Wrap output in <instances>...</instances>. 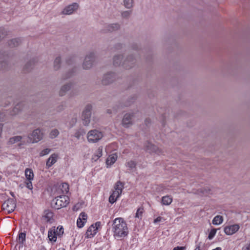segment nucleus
<instances>
[{
  "instance_id": "f257e3e1",
  "label": "nucleus",
  "mask_w": 250,
  "mask_h": 250,
  "mask_svg": "<svg viewBox=\"0 0 250 250\" xmlns=\"http://www.w3.org/2000/svg\"><path fill=\"white\" fill-rule=\"evenodd\" d=\"M113 235L116 238H122L126 236L128 233L126 222L122 218L115 219L112 225Z\"/></svg>"
},
{
  "instance_id": "f03ea898",
  "label": "nucleus",
  "mask_w": 250,
  "mask_h": 250,
  "mask_svg": "<svg viewBox=\"0 0 250 250\" xmlns=\"http://www.w3.org/2000/svg\"><path fill=\"white\" fill-rule=\"evenodd\" d=\"M123 59L122 55H115L113 58V65L115 66L122 65L125 69H128L133 67L136 62L135 59L132 55L128 56L123 62Z\"/></svg>"
},
{
  "instance_id": "7ed1b4c3",
  "label": "nucleus",
  "mask_w": 250,
  "mask_h": 250,
  "mask_svg": "<svg viewBox=\"0 0 250 250\" xmlns=\"http://www.w3.org/2000/svg\"><path fill=\"white\" fill-rule=\"evenodd\" d=\"M69 197L66 195H61L58 196L53 199L51 202L52 208L59 209L62 208L66 206L69 203Z\"/></svg>"
},
{
  "instance_id": "20e7f679",
  "label": "nucleus",
  "mask_w": 250,
  "mask_h": 250,
  "mask_svg": "<svg viewBox=\"0 0 250 250\" xmlns=\"http://www.w3.org/2000/svg\"><path fill=\"white\" fill-rule=\"evenodd\" d=\"M104 136L101 131L94 129L89 131L87 133V139L89 143H96L101 140Z\"/></svg>"
},
{
  "instance_id": "39448f33",
  "label": "nucleus",
  "mask_w": 250,
  "mask_h": 250,
  "mask_svg": "<svg viewBox=\"0 0 250 250\" xmlns=\"http://www.w3.org/2000/svg\"><path fill=\"white\" fill-rule=\"evenodd\" d=\"M123 188L124 185L120 181H118L116 183L114 186V189L113 193L109 198V202L110 203L113 204L116 201L122 194Z\"/></svg>"
},
{
  "instance_id": "423d86ee",
  "label": "nucleus",
  "mask_w": 250,
  "mask_h": 250,
  "mask_svg": "<svg viewBox=\"0 0 250 250\" xmlns=\"http://www.w3.org/2000/svg\"><path fill=\"white\" fill-rule=\"evenodd\" d=\"M92 109V105L90 104H87L85 105L82 112V120L84 126H88L90 122Z\"/></svg>"
},
{
  "instance_id": "0eeeda50",
  "label": "nucleus",
  "mask_w": 250,
  "mask_h": 250,
  "mask_svg": "<svg viewBox=\"0 0 250 250\" xmlns=\"http://www.w3.org/2000/svg\"><path fill=\"white\" fill-rule=\"evenodd\" d=\"M95 53L93 52L88 53L83 60V68L85 70L90 69L93 64L95 61Z\"/></svg>"
},
{
  "instance_id": "6e6552de",
  "label": "nucleus",
  "mask_w": 250,
  "mask_h": 250,
  "mask_svg": "<svg viewBox=\"0 0 250 250\" xmlns=\"http://www.w3.org/2000/svg\"><path fill=\"white\" fill-rule=\"evenodd\" d=\"M16 201L13 199H8L2 205L1 208L7 214H10L16 208Z\"/></svg>"
},
{
  "instance_id": "1a4fd4ad",
  "label": "nucleus",
  "mask_w": 250,
  "mask_h": 250,
  "mask_svg": "<svg viewBox=\"0 0 250 250\" xmlns=\"http://www.w3.org/2000/svg\"><path fill=\"white\" fill-rule=\"evenodd\" d=\"M43 136V133L39 128H37L33 131L28 138L30 142L32 143H36L42 139Z\"/></svg>"
},
{
  "instance_id": "9d476101",
  "label": "nucleus",
  "mask_w": 250,
  "mask_h": 250,
  "mask_svg": "<svg viewBox=\"0 0 250 250\" xmlns=\"http://www.w3.org/2000/svg\"><path fill=\"white\" fill-rule=\"evenodd\" d=\"M116 79V75L114 73L108 72L104 75L102 83L104 85H107L113 82Z\"/></svg>"
},
{
  "instance_id": "9b49d317",
  "label": "nucleus",
  "mask_w": 250,
  "mask_h": 250,
  "mask_svg": "<svg viewBox=\"0 0 250 250\" xmlns=\"http://www.w3.org/2000/svg\"><path fill=\"white\" fill-rule=\"evenodd\" d=\"M79 8V4L77 3H73L72 4L66 6L61 12V14L64 15H69L73 14Z\"/></svg>"
},
{
  "instance_id": "f8f14e48",
  "label": "nucleus",
  "mask_w": 250,
  "mask_h": 250,
  "mask_svg": "<svg viewBox=\"0 0 250 250\" xmlns=\"http://www.w3.org/2000/svg\"><path fill=\"white\" fill-rule=\"evenodd\" d=\"M100 225V222H96L95 224L91 225L87 230L86 236L88 238L93 237L96 234L98 228Z\"/></svg>"
},
{
  "instance_id": "ddd939ff",
  "label": "nucleus",
  "mask_w": 250,
  "mask_h": 250,
  "mask_svg": "<svg viewBox=\"0 0 250 250\" xmlns=\"http://www.w3.org/2000/svg\"><path fill=\"white\" fill-rule=\"evenodd\" d=\"M9 57V54L7 52L4 51H0V59L3 60L0 62V69H4L7 65V60Z\"/></svg>"
},
{
  "instance_id": "4468645a",
  "label": "nucleus",
  "mask_w": 250,
  "mask_h": 250,
  "mask_svg": "<svg viewBox=\"0 0 250 250\" xmlns=\"http://www.w3.org/2000/svg\"><path fill=\"white\" fill-rule=\"evenodd\" d=\"M146 149L149 153H155L158 155L162 154L163 151L157 146L150 142H147L146 145Z\"/></svg>"
},
{
  "instance_id": "2eb2a0df",
  "label": "nucleus",
  "mask_w": 250,
  "mask_h": 250,
  "mask_svg": "<svg viewBox=\"0 0 250 250\" xmlns=\"http://www.w3.org/2000/svg\"><path fill=\"white\" fill-rule=\"evenodd\" d=\"M240 228L237 224H234L224 228V232L228 235H231L237 232Z\"/></svg>"
},
{
  "instance_id": "dca6fc26",
  "label": "nucleus",
  "mask_w": 250,
  "mask_h": 250,
  "mask_svg": "<svg viewBox=\"0 0 250 250\" xmlns=\"http://www.w3.org/2000/svg\"><path fill=\"white\" fill-rule=\"evenodd\" d=\"M25 139V136H15L9 139L8 141V144H13L16 143L20 142V145H24L26 143V141L24 140Z\"/></svg>"
},
{
  "instance_id": "f3484780",
  "label": "nucleus",
  "mask_w": 250,
  "mask_h": 250,
  "mask_svg": "<svg viewBox=\"0 0 250 250\" xmlns=\"http://www.w3.org/2000/svg\"><path fill=\"white\" fill-rule=\"evenodd\" d=\"M87 216L84 212L80 213L78 219L77 221V225L78 227L81 228L83 227L84 223L86 222Z\"/></svg>"
},
{
  "instance_id": "a211bd4d",
  "label": "nucleus",
  "mask_w": 250,
  "mask_h": 250,
  "mask_svg": "<svg viewBox=\"0 0 250 250\" xmlns=\"http://www.w3.org/2000/svg\"><path fill=\"white\" fill-rule=\"evenodd\" d=\"M120 28V25L118 23L109 24L105 26V29H104L103 32H114L119 30Z\"/></svg>"
},
{
  "instance_id": "6ab92c4d",
  "label": "nucleus",
  "mask_w": 250,
  "mask_h": 250,
  "mask_svg": "<svg viewBox=\"0 0 250 250\" xmlns=\"http://www.w3.org/2000/svg\"><path fill=\"white\" fill-rule=\"evenodd\" d=\"M58 157V155L55 153L51 154L46 161V167L48 168L54 165L57 162Z\"/></svg>"
},
{
  "instance_id": "aec40b11",
  "label": "nucleus",
  "mask_w": 250,
  "mask_h": 250,
  "mask_svg": "<svg viewBox=\"0 0 250 250\" xmlns=\"http://www.w3.org/2000/svg\"><path fill=\"white\" fill-rule=\"evenodd\" d=\"M132 115L127 113L125 114L122 120V125L125 127H128L129 125H131V119Z\"/></svg>"
},
{
  "instance_id": "412c9836",
  "label": "nucleus",
  "mask_w": 250,
  "mask_h": 250,
  "mask_svg": "<svg viewBox=\"0 0 250 250\" xmlns=\"http://www.w3.org/2000/svg\"><path fill=\"white\" fill-rule=\"evenodd\" d=\"M72 86L71 83H67L62 85L59 91V95L61 96L65 95L66 92L71 88Z\"/></svg>"
},
{
  "instance_id": "4be33fe9",
  "label": "nucleus",
  "mask_w": 250,
  "mask_h": 250,
  "mask_svg": "<svg viewBox=\"0 0 250 250\" xmlns=\"http://www.w3.org/2000/svg\"><path fill=\"white\" fill-rule=\"evenodd\" d=\"M172 198L169 195H166L162 197L161 203L163 205L168 206L172 202Z\"/></svg>"
},
{
  "instance_id": "5701e85b",
  "label": "nucleus",
  "mask_w": 250,
  "mask_h": 250,
  "mask_svg": "<svg viewBox=\"0 0 250 250\" xmlns=\"http://www.w3.org/2000/svg\"><path fill=\"white\" fill-rule=\"evenodd\" d=\"M117 159V155L116 153L112 154L108 156L106 161V164L107 166H111L113 164Z\"/></svg>"
},
{
  "instance_id": "b1692460",
  "label": "nucleus",
  "mask_w": 250,
  "mask_h": 250,
  "mask_svg": "<svg viewBox=\"0 0 250 250\" xmlns=\"http://www.w3.org/2000/svg\"><path fill=\"white\" fill-rule=\"evenodd\" d=\"M102 151L103 147L102 146L99 147L92 156V160L93 161H97L102 156Z\"/></svg>"
},
{
  "instance_id": "393cba45",
  "label": "nucleus",
  "mask_w": 250,
  "mask_h": 250,
  "mask_svg": "<svg viewBox=\"0 0 250 250\" xmlns=\"http://www.w3.org/2000/svg\"><path fill=\"white\" fill-rule=\"evenodd\" d=\"M53 216V213L52 212L49 210H45L44 212L43 216V219L46 222H51Z\"/></svg>"
},
{
  "instance_id": "a878e982",
  "label": "nucleus",
  "mask_w": 250,
  "mask_h": 250,
  "mask_svg": "<svg viewBox=\"0 0 250 250\" xmlns=\"http://www.w3.org/2000/svg\"><path fill=\"white\" fill-rule=\"evenodd\" d=\"M25 175L26 180H32L34 178L33 170L30 168H26L25 170Z\"/></svg>"
},
{
  "instance_id": "bb28decb",
  "label": "nucleus",
  "mask_w": 250,
  "mask_h": 250,
  "mask_svg": "<svg viewBox=\"0 0 250 250\" xmlns=\"http://www.w3.org/2000/svg\"><path fill=\"white\" fill-rule=\"evenodd\" d=\"M20 43L21 40L20 39H13L8 42V45L11 47H14L18 46Z\"/></svg>"
},
{
  "instance_id": "cd10ccee",
  "label": "nucleus",
  "mask_w": 250,
  "mask_h": 250,
  "mask_svg": "<svg viewBox=\"0 0 250 250\" xmlns=\"http://www.w3.org/2000/svg\"><path fill=\"white\" fill-rule=\"evenodd\" d=\"M48 237L51 241L56 242L57 240V234L55 230L51 229L48 231Z\"/></svg>"
},
{
  "instance_id": "c85d7f7f",
  "label": "nucleus",
  "mask_w": 250,
  "mask_h": 250,
  "mask_svg": "<svg viewBox=\"0 0 250 250\" xmlns=\"http://www.w3.org/2000/svg\"><path fill=\"white\" fill-rule=\"evenodd\" d=\"M223 221V218L222 216L217 215L214 217L212 220V224L215 225H218L221 224Z\"/></svg>"
},
{
  "instance_id": "c756f323",
  "label": "nucleus",
  "mask_w": 250,
  "mask_h": 250,
  "mask_svg": "<svg viewBox=\"0 0 250 250\" xmlns=\"http://www.w3.org/2000/svg\"><path fill=\"white\" fill-rule=\"evenodd\" d=\"M144 212V209L142 207L139 208L135 213V218L141 220L143 217V214Z\"/></svg>"
},
{
  "instance_id": "7c9ffc66",
  "label": "nucleus",
  "mask_w": 250,
  "mask_h": 250,
  "mask_svg": "<svg viewBox=\"0 0 250 250\" xmlns=\"http://www.w3.org/2000/svg\"><path fill=\"white\" fill-rule=\"evenodd\" d=\"M134 0H124L123 4L127 9H131L133 7Z\"/></svg>"
},
{
  "instance_id": "2f4dec72",
  "label": "nucleus",
  "mask_w": 250,
  "mask_h": 250,
  "mask_svg": "<svg viewBox=\"0 0 250 250\" xmlns=\"http://www.w3.org/2000/svg\"><path fill=\"white\" fill-rule=\"evenodd\" d=\"M77 122V116L74 115L69 120L68 123V127L71 128L73 127L76 124Z\"/></svg>"
},
{
  "instance_id": "473e14b6",
  "label": "nucleus",
  "mask_w": 250,
  "mask_h": 250,
  "mask_svg": "<svg viewBox=\"0 0 250 250\" xmlns=\"http://www.w3.org/2000/svg\"><path fill=\"white\" fill-rule=\"evenodd\" d=\"M85 133V131L84 129L80 128L76 131L74 136L77 139H79L81 136H83Z\"/></svg>"
},
{
  "instance_id": "72a5a7b5",
  "label": "nucleus",
  "mask_w": 250,
  "mask_h": 250,
  "mask_svg": "<svg viewBox=\"0 0 250 250\" xmlns=\"http://www.w3.org/2000/svg\"><path fill=\"white\" fill-rule=\"evenodd\" d=\"M125 166L128 167L129 170H132L136 167V162L133 160H130L125 163Z\"/></svg>"
},
{
  "instance_id": "f704fd0d",
  "label": "nucleus",
  "mask_w": 250,
  "mask_h": 250,
  "mask_svg": "<svg viewBox=\"0 0 250 250\" xmlns=\"http://www.w3.org/2000/svg\"><path fill=\"white\" fill-rule=\"evenodd\" d=\"M61 62V59L60 57H57L56 58V59L54 60V68L55 70H58L60 67V64Z\"/></svg>"
},
{
  "instance_id": "c9c22d12",
  "label": "nucleus",
  "mask_w": 250,
  "mask_h": 250,
  "mask_svg": "<svg viewBox=\"0 0 250 250\" xmlns=\"http://www.w3.org/2000/svg\"><path fill=\"white\" fill-rule=\"evenodd\" d=\"M22 109L21 105V104H17L13 108L11 115H14L18 114L20 111Z\"/></svg>"
},
{
  "instance_id": "e433bc0d",
  "label": "nucleus",
  "mask_w": 250,
  "mask_h": 250,
  "mask_svg": "<svg viewBox=\"0 0 250 250\" xmlns=\"http://www.w3.org/2000/svg\"><path fill=\"white\" fill-rule=\"evenodd\" d=\"M59 134V132L58 129H54L51 131L49 134V136L51 139H54L57 137Z\"/></svg>"
},
{
  "instance_id": "4c0bfd02",
  "label": "nucleus",
  "mask_w": 250,
  "mask_h": 250,
  "mask_svg": "<svg viewBox=\"0 0 250 250\" xmlns=\"http://www.w3.org/2000/svg\"><path fill=\"white\" fill-rule=\"evenodd\" d=\"M26 234L25 232H21L19 235V241L22 244L25 241Z\"/></svg>"
},
{
  "instance_id": "58836bf2",
  "label": "nucleus",
  "mask_w": 250,
  "mask_h": 250,
  "mask_svg": "<svg viewBox=\"0 0 250 250\" xmlns=\"http://www.w3.org/2000/svg\"><path fill=\"white\" fill-rule=\"evenodd\" d=\"M131 14V11H125L121 13V16L124 18H128Z\"/></svg>"
},
{
  "instance_id": "ea45409f",
  "label": "nucleus",
  "mask_w": 250,
  "mask_h": 250,
  "mask_svg": "<svg viewBox=\"0 0 250 250\" xmlns=\"http://www.w3.org/2000/svg\"><path fill=\"white\" fill-rule=\"evenodd\" d=\"M62 190L63 193H67L69 190L68 185L66 183H63Z\"/></svg>"
},
{
  "instance_id": "a19ab883",
  "label": "nucleus",
  "mask_w": 250,
  "mask_h": 250,
  "mask_svg": "<svg viewBox=\"0 0 250 250\" xmlns=\"http://www.w3.org/2000/svg\"><path fill=\"white\" fill-rule=\"evenodd\" d=\"M57 235H61L63 233V228L62 226H59L55 230Z\"/></svg>"
},
{
  "instance_id": "79ce46f5",
  "label": "nucleus",
  "mask_w": 250,
  "mask_h": 250,
  "mask_svg": "<svg viewBox=\"0 0 250 250\" xmlns=\"http://www.w3.org/2000/svg\"><path fill=\"white\" fill-rule=\"evenodd\" d=\"M216 233V229H212L210 230V231L208 234V238L209 240H211L215 236Z\"/></svg>"
},
{
  "instance_id": "37998d69",
  "label": "nucleus",
  "mask_w": 250,
  "mask_h": 250,
  "mask_svg": "<svg viewBox=\"0 0 250 250\" xmlns=\"http://www.w3.org/2000/svg\"><path fill=\"white\" fill-rule=\"evenodd\" d=\"M51 151V149L49 148H46L42 150L40 153V156H43L44 155H46L48 154Z\"/></svg>"
},
{
  "instance_id": "c03bdc74",
  "label": "nucleus",
  "mask_w": 250,
  "mask_h": 250,
  "mask_svg": "<svg viewBox=\"0 0 250 250\" xmlns=\"http://www.w3.org/2000/svg\"><path fill=\"white\" fill-rule=\"evenodd\" d=\"M6 118L5 113L3 111H0V121L2 122L4 121Z\"/></svg>"
},
{
  "instance_id": "a18cd8bd",
  "label": "nucleus",
  "mask_w": 250,
  "mask_h": 250,
  "mask_svg": "<svg viewBox=\"0 0 250 250\" xmlns=\"http://www.w3.org/2000/svg\"><path fill=\"white\" fill-rule=\"evenodd\" d=\"M27 181L26 183V187L29 189H32L33 188V187H32V184L31 182V180H27Z\"/></svg>"
},
{
  "instance_id": "49530a36",
  "label": "nucleus",
  "mask_w": 250,
  "mask_h": 250,
  "mask_svg": "<svg viewBox=\"0 0 250 250\" xmlns=\"http://www.w3.org/2000/svg\"><path fill=\"white\" fill-rule=\"evenodd\" d=\"M165 219L162 217L159 216L154 220V223H157L161 221H164Z\"/></svg>"
},
{
  "instance_id": "de8ad7c7",
  "label": "nucleus",
  "mask_w": 250,
  "mask_h": 250,
  "mask_svg": "<svg viewBox=\"0 0 250 250\" xmlns=\"http://www.w3.org/2000/svg\"><path fill=\"white\" fill-rule=\"evenodd\" d=\"M74 73V71L73 70L72 72H69L68 73V74L67 75V76H63V79H66L67 78H70L72 75Z\"/></svg>"
},
{
  "instance_id": "09e8293b",
  "label": "nucleus",
  "mask_w": 250,
  "mask_h": 250,
  "mask_svg": "<svg viewBox=\"0 0 250 250\" xmlns=\"http://www.w3.org/2000/svg\"><path fill=\"white\" fill-rule=\"evenodd\" d=\"M186 248L185 247H175L173 250H185Z\"/></svg>"
},
{
  "instance_id": "8fccbe9b",
  "label": "nucleus",
  "mask_w": 250,
  "mask_h": 250,
  "mask_svg": "<svg viewBox=\"0 0 250 250\" xmlns=\"http://www.w3.org/2000/svg\"><path fill=\"white\" fill-rule=\"evenodd\" d=\"M5 36V35H4L3 33H1V31H0V41Z\"/></svg>"
},
{
  "instance_id": "3c124183",
  "label": "nucleus",
  "mask_w": 250,
  "mask_h": 250,
  "mask_svg": "<svg viewBox=\"0 0 250 250\" xmlns=\"http://www.w3.org/2000/svg\"><path fill=\"white\" fill-rule=\"evenodd\" d=\"M194 250H200V247L199 245H197L196 246V248Z\"/></svg>"
},
{
  "instance_id": "603ef678",
  "label": "nucleus",
  "mask_w": 250,
  "mask_h": 250,
  "mask_svg": "<svg viewBox=\"0 0 250 250\" xmlns=\"http://www.w3.org/2000/svg\"><path fill=\"white\" fill-rule=\"evenodd\" d=\"M221 250L222 249H221V248L220 247H217V248H215V249H213L212 250Z\"/></svg>"
},
{
  "instance_id": "864d4df0",
  "label": "nucleus",
  "mask_w": 250,
  "mask_h": 250,
  "mask_svg": "<svg viewBox=\"0 0 250 250\" xmlns=\"http://www.w3.org/2000/svg\"><path fill=\"white\" fill-rule=\"evenodd\" d=\"M134 101H135V99L134 98H132L131 99V102L132 103H133L134 102Z\"/></svg>"
},
{
  "instance_id": "5fc2aeb1",
  "label": "nucleus",
  "mask_w": 250,
  "mask_h": 250,
  "mask_svg": "<svg viewBox=\"0 0 250 250\" xmlns=\"http://www.w3.org/2000/svg\"><path fill=\"white\" fill-rule=\"evenodd\" d=\"M11 195L14 197V193L13 192H11Z\"/></svg>"
},
{
  "instance_id": "6e6d98bb",
  "label": "nucleus",
  "mask_w": 250,
  "mask_h": 250,
  "mask_svg": "<svg viewBox=\"0 0 250 250\" xmlns=\"http://www.w3.org/2000/svg\"><path fill=\"white\" fill-rule=\"evenodd\" d=\"M129 105H130V104H125L126 106H129Z\"/></svg>"
},
{
  "instance_id": "4d7b16f0",
  "label": "nucleus",
  "mask_w": 250,
  "mask_h": 250,
  "mask_svg": "<svg viewBox=\"0 0 250 250\" xmlns=\"http://www.w3.org/2000/svg\"><path fill=\"white\" fill-rule=\"evenodd\" d=\"M147 122H148V120H146V123Z\"/></svg>"
}]
</instances>
